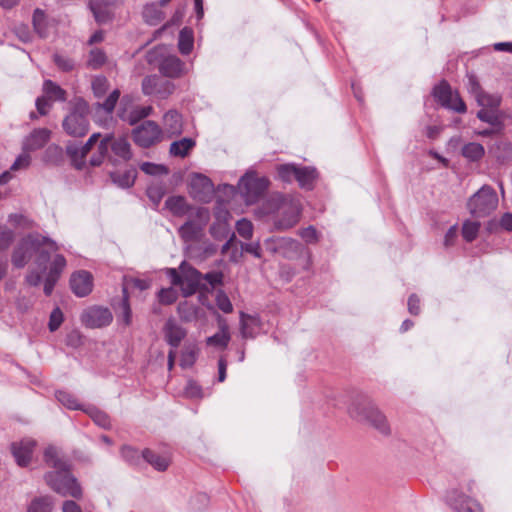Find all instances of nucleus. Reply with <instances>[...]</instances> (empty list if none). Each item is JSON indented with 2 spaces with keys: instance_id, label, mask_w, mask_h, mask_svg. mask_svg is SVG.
Wrapping results in <instances>:
<instances>
[{
  "instance_id": "nucleus-22",
  "label": "nucleus",
  "mask_w": 512,
  "mask_h": 512,
  "mask_svg": "<svg viewBox=\"0 0 512 512\" xmlns=\"http://www.w3.org/2000/svg\"><path fill=\"white\" fill-rule=\"evenodd\" d=\"M164 132L169 136H177L182 133V116L176 110H170L163 117Z\"/></svg>"
},
{
  "instance_id": "nucleus-11",
  "label": "nucleus",
  "mask_w": 512,
  "mask_h": 512,
  "mask_svg": "<svg viewBox=\"0 0 512 512\" xmlns=\"http://www.w3.org/2000/svg\"><path fill=\"white\" fill-rule=\"evenodd\" d=\"M132 137L135 144L148 148L162 140L163 131L156 122L147 120L133 129Z\"/></svg>"
},
{
  "instance_id": "nucleus-54",
  "label": "nucleus",
  "mask_w": 512,
  "mask_h": 512,
  "mask_svg": "<svg viewBox=\"0 0 512 512\" xmlns=\"http://www.w3.org/2000/svg\"><path fill=\"white\" fill-rule=\"evenodd\" d=\"M121 455L126 462L132 465L138 464L141 459L139 452L130 446H123L121 449Z\"/></svg>"
},
{
  "instance_id": "nucleus-3",
  "label": "nucleus",
  "mask_w": 512,
  "mask_h": 512,
  "mask_svg": "<svg viewBox=\"0 0 512 512\" xmlns=\"http://www.w3.org/2000/svg\"><path fill=\"white\" fill-rule=\"evenodd\" d=\"M269 206L273 229L276 231L291 229L300 220L302 207L298 196L279 194L271 198Z\"/></svg>"
},
{
  "instance_id": "nucleus-58",
  "label": "nucleus",
  "mask_w": 512,
  "mask_h": 512,
  "mask_svg": "<svg viewBox=\"0 0 512 512\" xmlns=\"http://www.w3.org/2000/svg\"><path fill=\"white\" fill-rule=\"evenodd\" d=\"M63 313L60 308L56 307L50 314L48 328L51 332H55L63 322Z\"/></svg>"
},
{
  "instance_id": "nucleus-29",
  "label": "nucleus",
  "mask_w": 512,
  "mask_h": 512,
  "mask_svg": "<svg viewBox=\"0 0 512 512\" xmlns=\"http://www.w3.org/2000/svg\"><path fill=\"white\" fill-rule=\"evenodd\" d=\"M54 502L50 496L35 497L27 506V512H52Z\"/></svg>"
},
{
  "instance_id": "nucleus-56",
  "label": "nucleus",
  "mask_w": 512,
  "mask_h": 512,
  "mask_svg": "<svg viewBox=\"0 0 512 512\" xmlns=\"http://www.w3.org/2000/svg\"><path fill=\"white\" fill-rule=\"evenodd\" d=\"M142 91L145 95L157 96V76H147L142 81Z\"/></svg>"
},
{
  "instance_id": "nucleus-64",
  "label": "nucleus",
  "mask_w": 512,
  "mask_h": 512,
  "mask_svg": "<svg viewBox=\"0 0 512 512\" xmlns=\"http://www.w3.org/2000/svg\"><path fill=\"white\" fill-rule=\"evenodd\" d=\"M202 279L206 280L212 288L217 285L222 284L223 282V274L222 272H208L205 275H202Z\"/></svg>"
},
{
  "instance_id": "nucleus-47",
  "label": "nucleus",
  "mask_w": 512,
  "mask_h": 512,
  "mask_svg": "<svg viewBox=\"0 0 512 512\" xmlns=\"http://www.w3.org/2000/svg\"><path fill=\"white\" fill-rule=\"evenodd\" d=\"M477 117L481 121L491 125H497L500 123L498 112L495 109H481L477 112Z\"/></svg>"
},
{
  "instance_id": "nucleus-44",
  "label": "nucleus",
  "mask_w": 512,
  "mask_h": 512,
  "mask_svg": "<svg viewBox=\"0 0 512 512\" xmlns=\"http://www.w3.org/2000/svg\"><path fill=\"white\" fill-rule=\"evenodd\" d=\"M106 62L105 53L98 48H94L89 53L87 65L92 69L100 68Z\"/></svg>"
},
{
  "instance_id": "nucleus-35",
  "label": "nucleus",
  "mask_w": 512,
  "mask_h": 512,
  "mask_svg": "<svg viewBox=\"0 0 512 512\" xmlns=\"http://www.w3.org/2000/svg\"><path fill=\"white\" fill-rule=\"evenodd\" d=\"M43 91L45 95L52 100L57 101H65L66 100V92L59 85L52 82L51 80H46L43 84Z\"/></svg>"
},
{
  "instance_id": "nucleus-31",
  "label": "nucleus",
  "mask_w": 512,
  "mask_h": 512,
  "mask_svg": "<svg viewBox=\"0 0 512 512\" xmlns=\"http://www.w3.org/2000/svg\"><path fill=\"white\" fill-rule=\"evenodd\" d=\"M485 149L480 143L470 142L462 147V155L467 160L476 162L483 158Z\"/></svg>"
},
{
  "instance_id": "nucleus-52",
  "label": "nucleus",
  "mask_w": 512,
  "mask_h": 512,
  "mask_svg": "<svg viewBox=\"0 0 512 512\" xmlns=\"http://www.w3.org/2000/svg\"><path fill=\"white\" fill-rule=\"evenodd\" d=\"M45 14L42 10L36 9L33 13V26L36 30V32L41 36H46V30H45Z\"/></svg>"
},
{
  "instance_id": "nucleus-55",
  "label": "nucleus",
  "mask_w": 512,
  "mask_h": 512,
  "mask_svg": "<svg viewBox=\"0 0 512 512\" xmlns=\"http://www.w3.org/2000/svg\"><path fill=\"white\" fill-rule=\"evenodd\" d=\"M54 62L64 72L72 71L75 67V62L71 58L61 54L54 55Z\"/></svg>"
},
{
  "instance_id": "nucleus-12",
  "label": "nucleus",
  "mask_w": 512,
  "mask_h": 512,
  "mask_svg": "<svg viewBox=\"0 0 512 512\" xmlns=\"http://www.w3.org/2000/svg\"><path fill=\"white\" fill-rule=\"evenodd\" d=\"M193 215L195 219L186 221L178 230L185 242L197 240L210 218L208 209L203 207L196 208Z\"/></svg>"
},
{
  "instance_id": "nucleus-48",
  "label": "nucleus",
  "mask_w": 512,
  "mask_h": 512,
  "mask_svg": "<svg viewBox=\"0 0 512 512\" xmlns=\"http://www.w3.org/2000/svg\"><path fill=\"white\" fill-rule=\"evenodd\" d=\"M216 305L224 313H231L233 311V305L223 290H218L216 293Z\"/></svg>"
},
{
  "instance_id": "nucleus-37",
  "label": "nucleus",
  "mask_w": 512,
  "mask_h": 512,
  "mask_svg": "<svg viewBox=\"0 0 512 512\" xmlns=\"http://www.w3.org/2000/svg\"><path fill=\"white\" fill-rule=\"evenodd\" d=\"M143 17L148 24L157 25L163 20L164 14L155 4H148L144 7Z\"/></svg>"
},
{
  "instance_id": "nucleus-34",
  "label": "nucleus",
  "mask_w": 512,
  "mask_h": 512,
  "mask_svg": "<svg viewBox=\"0 0 512 512\" xmlns=\"http://www.w3.org/2000/svg\"><path fill=\"white\" fill-rule=\"evenodd\" d=\"M112 181L121 188H129L134 184L136 178L135 170H127L123 173H110Z\"/></svg>"
},
{
  "instance_id": "nucleus-46",
  "label": "nucleus",
  "mask_w": 512,
  "mask_h": 512,
  "mask_svg": "<svg viewBox=\"0 0 512 512\" xmlns=\"http://www.w3.org/2000/svg\"><path fill=\"white\" fill-rule=\"evenodd\" d=\"M230 334L216 333L206 339V344L225 349L230 342Z\"/></svg>"
},
{
  "instance_id": "nucleus-59",
  "label": "nucleus",
  "mask_w": 512,
  "mask_h": 512,
  "mask_svg": "<svg viewBox=\"0 0 512 512\" xmlns=\"http://www.w3.org/2000/svg\"><path fill=\"white\" fill-rule=\"evenodd\" d=\"M298 235L308 244L316 243L319 239L318 232L313 226L299 230Z\"/></svg>"
},
{
  "instance_id": "nucleus-20",
  "label": "nucleus",
  "mask_w": 512,
  "mask_h": 512,
  "mask_svg": "<svg viewBox=\"0 0 512 512\" xmlns=\"http://www.w3.org/2000/svg\"><path fill=\"white\" fill-rule=\"evenodd\" d=\"M163 331L167 343L173 349H176L186 336L185 329L177 324L172 318L166 321Z\"/></svg>"
},
{
  "instance_id": "nucleus-30",
  "label": "nucleus",
  "mask_w": 512,
  "mask_h": 512,
  "mask_svg": "<svg viewBox=\"0 0 512 512\" xmlns=\"http://www.w3.org/2000/svg\"><path fill=\"white\" fill-rule=\"evenodd\" d=\"M194 45V36L191 28L184 27L179 33L178 48L183 55L189 54Z\"/></svg>"
},
{
  "instance_id": "nucleus-8",
  "label": "nucleus",
  "mask_w": 512,
  "mask_h": 512,
  "mask_svg": "<svg viewBox=\"0 0 512 512\" xmlns=\"http://www.w3.org/2000/svg\"><path fill=\"white\" fill-rule=\"evenodd\" d=\"M498 206V196L489 185H483L467 202L469 212L477 218L485 217Z\"/></svg>"
},
{
  "instance_id": "nucleus-27",
  "label": "nucleus",
  "mask_w": 512,
  "mask_h": 512,
  "mask_svg": "<svg viewBox=\"0 0 512 512\" xmlns=\"http://www.w3.org/2000/svg\"><path fill=\"white\" fill-rule=\"evenodd\" d=\"M142 458L158 471H165L170 464L167 456L156 454L150 449L142 452Z\"/></svg>"
},
{
  "instance_id": "nucleus-19",
  "label": "nucleus",
  "mask_w": 512,
  "mask_h": 512,
  "mask_svg": "<svg viewBox=\"0 0 512 512\" xmlns=\"http://www.w3.org/2000/svg\"><path fill=\"white\" fill-rule=\"evenodd\" d=\"M261 325L257 315L240 312V333L243 338H254L261 330Z\"/></svg>"
},
{
  "instance_id": "nucleus-13",
  "label": "nucleus",
  "mask_w": 512,
  "mask_h": 512,
  "mask_svg": "<svg viewBox=\"0 0 512 512\" xmlns=\"http://www.w3.org/2000/svg\"><path fill=\"white\" fill-rule=\"evenodd\" d=\"M433 95L437 101L445 108L457 113H465L466 105L459 94L453 91L446 82H441L433 89Z\"/></svg>"
},
{
  "instance_id": "nucleus-28",
  "label": "nucleus",
  "mask_w": 512,
  "mask_h": 512,
  "mask_svg": "<svg viewBox=\"0 0 512 512\" xmlns=\"http://www.w3.org/2000/svg\"><path fill=\"white\" fill-rule=\"evenodd\" d=\"M90 8L98 23H105L111 18V8L103 0H92Z\"/></svg>"
},
{
  "instance_id": "nucleus-7",
  "label": "nucleus",
  "mask_w": 512,
  "mask_h": 512,
  "mask_svg": "<svg viewBox=\"0 0 512 512\" xmlns=\"http://www.w3.org/2000/svg\"><path fill=\"white\" fill-rule=\"evenodd\" d=\"M179 268L180 274L175 268H168L166 269V275L172 285L180 287L183 296H191L197 291L202 279V274L185 262H183Z\"/></svg>"
},
{
  "instance_id": "nucleus-41",
  "label": "nucleus",
  "mask_w": 512,
  "mask_h": 512,
  "mask_svg": "<svg viewBox=\"0 0 512 512\" xmlns=\"http://www.w3.org/2000/svg\"><path fill=\"white\" fill-rule=\"evenodd\" d=\"M56 398L63 406L67 407L68 409H82L81 405L78 403L77 398L67 391H57Z\"/></svg>"
},
{
  "instance_id": "nucleus-17",
  "label": "nucleus",
  "mask_w": 512,
  "mask_h": 512,
  "mask_svg": "<svg viewBox=\"0 0 512 512\" xmlns=\"http://www.w3.org/2000/svg\"><path fill=\"white\" fill-rule=\"evenodd\" d=\"M70 287L76 296H87L93 289V277L91 273L85 270L73 273L70 277Z\"/></svg>"
},
{
  "instance_id": "nucleus-43",
  "label": "nucleus",
  "mask_w": 512,
  "mask_h": 512,
  "mask_svg": "<svg viewBox=\"0 0 512 512\" xmlns=\"http://www.w3.org/2000/svg\"><path fill=\"white\" fill-rule=\"evenodd\" d=\"M479 229V222L467 220L462 226V236L467 242H472L476 239Z\"/></svg>"
},
{
  "instance_id": "nucleus-50",
  "label": "nucleus",
  "mask_w": 512,
  "mask_h": 512,
  "mask_svg": "<svg viewBox=\"0 0 512 512\" xmlns=\"http://www.w3.org/2000/svg\"><path fill=\"white\" fill-rule=\"evenodd\" d=\"M196 357V348L194 346L186 347L181 354L180 365L183 368L191 367L195 363Z\"/></svg>"
},
{
  "instance_id": "nucleus-14",
  "label": "nucleus",
  "mask_w": 512,
  "mask_h": 512,
  "mask_svg": "<svg viewBox=\"0 0 512 512\" xmlns=\"http://www.w3.org/2000/svg\"><path fill=\"white\" fill-rule=\"evenodd\" d=\"M113 320V315L108 308L92 306L81 314V322L88 328H102L108 326Z\"/></svg>"
},
{
  "instance_id": "nucleus-21",
  "label": "nucleus",
  "mask_w": 512,
  "mask_h": 512,
  "mask_svg": "<svg viewBox=\"0 0 512 512\" xmlns=\"http://www.w3.org/2000/svg\"><path fill=\"white\" fill-rule=\"evenodd\" d=\"M159 70L166 77L177 78L185 73V64L177 56H168L161 61Z\"/></svg>"
},
{
  "instance_id": "nucleus-42",
  "label": "nucleus",
  "mask_w": 512,
  "mask_h": 512,
  "mask_svg": "<svg viewBox=\"0 0 512 512\" xmlns=\"http://www.w3.org/2000/svg\"><path fill=\"white\" fill-rule=\"evenodd\" d=\"M85 412L92 418V420L102 428H108L110 426V419L106 413L98 410L95 407H89L85 409Z\"/></svg>"
},
{
  "instance_id": "nucleus-15",
  "label": "nucleus",
  "mask_w": 512,
  "mask_h": 512,
  "mask_svg": "<svg viewBox=\"0 0 512 512\" xmlns=\"http://www.w3.org/2000/svg\"><path fill=\"white\" fill-rule=\"evenodd\" d=\"M446 502L455 512H483L482 506L476 500L456 489L447 493Z\"/></svg>"
},
{
  "instance_id": "nucleus-38",
  "label": "nucleus",
  "mask_w": 512,
  "mask_h": 512,
  "mask_svg": "<svg viewBox=\"0 0 512 512\" xmlns=\"http://www.w3.org/2000/svg\"><path fill=\"white\" fill-rule=\"evenodd\" d=\"M297 169L298 166L295 164L288 163L278 165L276 168L277 176L281 181L291 183L293 180L296 179Z\"/></svg>"
},
{
  "instance_id": "nucleus-62",
  "label": "nucleus",
  "mask_w": 512,
  "mask_h": 512,
  "mask_svg": "<svg viewBox=\"0 0 512 512\" xmlns=\"http://www.w3.org/2000/svg\"><path fill=\"white\" fill-rule=\"evenodd\" d=\"M140 169L149 175H157L163 172H166V169L162 165L150 163V162H144L140 165Z\"/></svg>"
},
{
  "instance_id": "nucleus-36",
  "label": "nucleus",
  "mask_w": 512,
  "mask_h": 512,
  "mask_svg": "<svg viewBox=\"0 0 512 512\" xmlns=\"http://www.w3.org/2000/svg\"><path fill=\"white\" fill-rule=\"evenodd\" d=\"M66 152L70 157L73 165L77 169H82L85 164V156L77 143H69L66 146Z\"/></svg>"
},
{
  "instance_id": "nucleus-2",
  "label": "nucleus",
  "mask_w": 512,
  "mask_h": 512,
  "mask_svg": "<svg viewBox=\"0 0 512 512\" xmlns=\"http://www.w3.org/2000/svg\"><path fill=\"white\" fill-rule=\"evenodd\" d=\"M43 245H49L51 250H58L57 244L48 237L40 234H28L20 240L15 247L11 261L16 268H23L31 259L32 255L37 254L35 263L42 271L46 270V263L49 259L47 251L42 249Z\"/></svg>"
},
{
  "instance_id": "nucleus-39",
  "label": "nucleus",
  "mask_w": 512,
  "mask_h": 512,
  "mask_svg": "<svg viewBox=\"0 0 512 512\" xmlns=\"http://www.w3.org/2000/svg\"><path fill=\"white\" fill-rule=\"evenodd\" d=\"M65 267L66 259L64 258V256L56 254L50 263L49 270L46 276L59 279Z\"/></svg>"
},
{
  "instance_id": "nucleus-24",
  "label": "nucleus",
  "mask_w": 512,
  "mask_h": 512,
  "mask_svg": "<svg viewBox=\"0 0 512 512\" xmlns=\"http://www.w3.org/2000/svg\"><path fill=\"white\" fill-rule=\"evenodd\" d=\"M152 113L151 106H136L129 113L126 110L120 109L118 116L128 122L130 125L136 124L138 121L144 119Z\"/></svg>"
},
{
  "instance_id": "nucleus-9",
  "label": "nucleus",
  "mask_w": 512,
  "mask_h": 512,
  "mask_svg": "<svg viewBox=\"0 0 512 512\" xmlns=\"http://www.w3.org/2000/svg\"><path fill=\"white\" fill-rule=\"evenodd\" d=\"M269 180L265 177H256L253 172H247L238 183V188L247 204L255 203L268 188Z\"/></svg>"
},
{
  "instance_id": "nucleus-51",
  "label": "nucleus",
  "mask_w": 512,
  "mask_h": 512,
  "mask_svg": "<svg viewBox=\"0 0 512 512\" xmlns=\"http://www.w3.org/2000/svg\"><path fill=\"white\" fill-rule=\"evenodd\" d=\"M108 80L104 76H97L92 81V90L96 97H102L108 89Z\"/></svg>"
},
{
  "instance_id": "nucleus-57",
  "label": "nucleus",
  "mask_w": 512,
  "mask_h": 512,
  "mask_svg": "<svg viewBox=\"0 0 512 512\" xmlns=\"http://www.w3.org/2000/svg\"><path fill=\"white\" fill-rule=\"evenodd\" d=\"M119 97L120 91L116 89L109 94L102 104H99V107H101L106 113L110 114L114 110Z\"/></svg>"
},
{
  "instance_id": "nucleus-23",
  "label": "nucleus",
  "mask_w": 512,
  "mask_h": 512,
  "mask_svg": "<svg viewBox=\"0 0 512 512\" xmlns=\"http://www.w3.org/2000/svg\"><path fill=\"white\" fill-rule=\"evenodd\" d=\"M50 138V131L46 128L34 130L25 141V149L34 151L42 148Z\"/></svg>"
},
{
  "instance_id": "nucleus-61",
  "label": "nucleus",
  "mask_w": 512,
  "mask_h": 512,
  "mask_svg": "<svg viewBox=\"0 0 512 512\" xmlns=\"http://www.w3.org/2000/svg\"><path fill=\"white\" fill-rule=\"evenodd\" d=\"M14 239V232L4 228L0 230V252L6 250Z\"/></svg>"
},
{
  "instance_id": "nucleus-53",
  "label": "nucleus",
  "mask_w": 512,
  "mask_h": 512,
  "mask_svg": "<svg viewBox=\"0 0 512 512\" xmlns=\"http://www.w3.org/2000/svg\"><path fill=\"white\" fill-rule=\"evenodd\" d=\"M178 294L174 288H163L158 293L159 302L170 305L177 300Z\"/></svg>"
},
{
  "instance_id": "nucleus-4",
  "label": "nucleus",
  "mask_w": 512,
  "mask_h": 512,
  "mask_svg": "<svg viewBox=\"0 0 512 512\" xmlns=\"http://www.w3.org/2000/svg\"><path fill=\"white\" fill-rule=\"evenodd\" d=\"M111 147L112 154L108 160L116 165L119 162H127L132 157L131 145L126 138L113 139L112 136L107 135L100 141L98 145V156H93L90 160L92 166H99Z\"/></svg>"
},
{
  "instance_id": "nucleus-10",
  "label": "nucleus",
  "mask_w": 512,
  "mask_h": 512,
  "mask_svg": "<svg viewBox=\"0 0 512 512\" xmlns=\"http://www.w3.org/2000/svg\"><path fill=\"white\" fill-rule=\"evenodd\" d=\"M265 248L272 254H279L287 259L298 257L303 250L301 243L290 237H271L265 240Z\"/></svg>"
},
{
  "instance_id": "nucleus-26",
  "label": "nucleus",
  "mask_w": 512,
  "mask_h": 512,
  "mask_svg": "<svg viewBox=\"0 0 512 512\" xmlns=\"http://www.w3.org/2000/svg\"><path fill=\"white\" fill-rule=\"evenodd\" d=\"M318 174L315 168L309 166H298L296 181L304 189H312L313 183Z\"/></svg>"
},
{
  "instance_id": "nucleus-5",
  "label": "nucleus",
  "mask_w": 512,
  "mask_h": 512,
  "mask_svg": "<svg viewBox=\"0 0 512 512\" xmlns=\"http://www.w3.org/2000/svg\"><path fill=\"white\" fill-rule=\"evenodd\" d=\"M348 412L353 419L371 424L382 434L390 432L386 417L367 399L354 400Z\"/></svg>"
},
{
  "instance_id": "nucleus-6",
  "label": "nucleus",
  "mask_w": 512,
  "mask_h": 512,
  "mask_svg": "<svg viewBox=\"0 0 512 512\" xmlns=\"http://www.w3.org/2000/svg\"><path fill=\"white\" fill-rule=\"evenodd\" d=\"M89 106L86 101L79 98L73 103L72 110L63 120V128L73 137H83L89 130Z\"/></svg>"
},
{
  "instance_id": "nucleus-16",
  "label": "nucleus",
  "mask_w": 512,
  "mask_h": 512,
  "mask_svg": "<svg viewBox=\"0 0 512 512\" xmlns=\"http://www.w3.org/2000/svg\"><path fill=\"white\" fill-rule=\"evenodd\" d=\"M190 195L199 201H208L213 193V184L211 180L202 174H194L191 177L189 185Z\"/></svg>"
},
{
  "instance_id": "nucleus-60",
  "label": "nucleus",
  "mask_w": 512,
  "mask_h": 512,
  "mask_svg": "<svg viewBox=\"0 0 512 512\" xmlns=\"http://www.w3.org/2000/svg\"><path fill=\"white\" fill-rule=\"evenodd\" d=\"M229 217V213L227 211L224 212L223 222L219 221L217 224H213L210 228V233L215 238H220L221 235L227 230V219Z\"/></svg>"
},
{
  "instance_id": "nucleus-49",
  "label": "nucleus",
  "mask_w": 512,
  "mask_h": 512,
  "mask_svg": "<svg viewBox=\"0 0 512 512\" xmlns=\"http://www.w3.org/2000/svg\"><path fill=\"white\" fill-rule=\"evenodd\" d=\"M175 85L168 81L163 80L157 76V96L161 99L167 98L173 93Z\"/></svg>"
},
{
  "instance_id": "nucleus-45",
  "label": "nucleus",
  "mask_w": 512,
  "mask_h": 512,
  "mask_svg": "<svg viewBox=\"0 0 512 512\" xmlns=\"http://www.w3.org/2000/svg\"><path fill=\"white\" fill-rule=\"evenodd\" d=\"M237 233L244 239L249 240L253 236V224L246 218H242L236 222Z\"/></svg>"
},
{
  "instance_id": "nucleus-1",
  "label": "nucleus",
  "mask_w": 512,
  "mask_h": 512,
  "mask_svg": "<svg viewBox=\"0 0 512 512\" xmlns=\"http://www.w3.org/2000/svg\"><path fill=\"white\" fill-rule=\"evenodd\" d=\"M46 464L54 471L45 474L46 484L63 497L80 499L83 495L78 480L71 474L70 465L55 447H48L44 452Z\"/></svg>"
},
{
  "instance_id": "nucleus-25",
  "label": "nucleus",
  "mask_w": 512,
  "mask_h": 512,
  "mask_svg": "<svg viewBox=\"0 0 512 512\" xmlns=\"http://www.w3.org/2000/svg\"><path fill=\"white\" fill-rule=\"evenodd\" d=\"M165 207L174 215V216H184L187 215L191 207L187 203L186 199L183 196H171L165 201Z\"/></svg>"
},
{
  "instance_id": "nucleus-18",
  "label": "nucleus",
  "mask_w": 512,
  "mask_h": 512,
  "mask_svg": "<svg viewBox=\"0 0 512 512\" xmlns=\"http://www.w3.org/2000/svg\"><path fill=\"white\" fill-rule=\"evenodd\" d=\"M35 446L36 442L29 438L11 444V452L19 466H27L29 464Z\"/></svg>"
},
{
  "instance_id": "nucleus-63",
  "label": "nucleus",
  "mask_w": 512,
  "mask_h": 512,
  "mask_svg": "<svg viewBox=\"0 0 512 512\" xmlns=\"http://www.w3.org/2000/svg\"><path fill=\"white\" fill-rule=\"evenodd\" d=\"M30 156L26 153H23L17 157L14 163L11 165V171H17L19 169L27 168L30 164Z\"/></svg>"
},
{
  "instance_id": "nucleus-33",
  "label": "nucleus",
  "mask_w": 512,
  "mask_h": 512,
  "mask_svg": "<svg viewBox=\"0 0 512 512\" xmlns=\"http://www.w3.org/2000/svg\"><path fill=\"white\" fill-rule=\"evenodd\" d=\"M194 146L195 141L193 139L182 138L170 145V153L173 156L185 157Z\"/></svg>"
},
{
  "instance_id": "nucleus-40",
  "label": "nucleus",
  "mask_w": 512,
  "mask_h": 512,
  "mask_svg": "<svg viewBox=\"0 0 512 512\" xmlns=\"http://www.w3.org/2000/svg\"><path fill=\"white\" fill-rule=\"evenodd\" d=\"M123 292H124V295H123V299H122L121 306H120L121 313L117 316V318L121 324H123L125 326H129L132 322V311L130 308L127 292L125 289Z\"/></svg>"
},
{
  "instance_id": "nucleus-32",
  "label": "nucleus",
  "mask_w": 512,
  "mask_h": 512,
  "mask_svg": "<svg viewBox=\"0 0 512 512\" xmlns=\"http://www.w3.org/2000/svg\"><path fill=\"white\" fill-rule=\"evenodd\" d=\"M476 101L482 109L497 110L501 103V96L499 94H489L484 91L476 94Z\"/></svg>"
}]
</instances>
